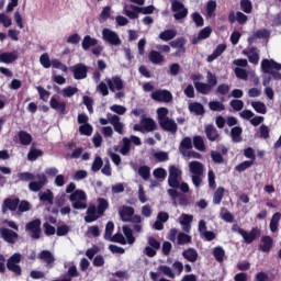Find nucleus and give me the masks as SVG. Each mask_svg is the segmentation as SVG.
<instances>
[{"mask_svg":"<svg viewBox=\"0 0 281 281\" xmlns=\"http://www.w3.org/2000/svg\"><path fill=\"white\" fill-rule=\"evenodd\" d=\"M40 201L54 205V192L48 189L47 192L40 193Z\"/></svg>","mask_w":281,"mask_h":281,"instance_id":"38","label":"nucleus"},{"mask_svg":"<svg viewBox=\"0 0 281 281\" xmlns=\"http://www.w3.org/2000/svg\"><path fill=\"white\" fill-rule=\"evenodd\" d=\"M140 124H143V128L147 133H153V131H157V123L151 117L142 119Z\"/></svg>","mask_w":281,"mask_h":281,"instance_id":"26","label":"nucleus"},{"mask_svg":"<svg viewBox=\"0 0 281 281\" xmlns=\"http://www.w3.org/2000/svg\"><path fill=\"white\" fill-rule=\"evenodd\" d=\"M151 100L168 103L172 100V93L168 90H156L151 92Z\"/></svg>","mask_w":281,"mask_h":281,"instance_id":"14","label":"nucleus"},{"mask_svg":"<svg viewBox=\"0 0 281 281\" xmlns=\"http://www.w3.org/2000/svg\"><path fill=\"white\" fill-rule=\"evenodd\" d=\"M102 38L105 43H109V45H122V40L120 38V35H117L115 31H112L110 29L102 30Z\"/></svg>","mask_w":281,"mask_h":281,"instance_id":"7","label":"nucleus"},{"mask_svg":"<svg viewBox=\"0 0 281 281\" xmlns=\"http://www.w3.org/2000/svg\"><path fill=\"white\" fill-rule=\"evenodd\" d=\"M192 21L195 23L196 27H203L205 25V21L203 20V15L199 12L192 13Z\"/></svg>","mask_w":281,"mask_h":281,"instance_id":"58","label":"nucleus"},{"mask_svg":"<svg viewBox=\"0 0 281 281\" xmlns=\"http://www.w3.org/2000/svg\"><path fill=\"white\" fill-rule=\"evenodd\" d=\"M169 45L173 49H179V52H182L183 54H186V38L179 37V38H177L175 41H171L169 43Z\"/></svg>","mask_w":281,"mask_h":281,"instance_id":"31","label":"nucleus"},{"mask_svg":"<svg viewBox=\"0 0 281 281\" xmlns=\"http://www.w3.org/2000/svg\"><path fill=\"white\" fill-rule=\"evenodd\" d=\"M190 172L192 175H203V164L193 160L189 164Z\"/></svg>","mask_w":281,"mask_h":281,"instance_id":"39","label":"nucleus"},{"mask_svg":"<svg viewBox=\"0 0 281 281\" xmlns=\"http://www.w3.org/2000/svg\"><path fill=\"white\" fill-rule=\"evenodd\" d=\"M19 262H21V254L19 252L12 255L7 261V269L11 271V273H14V276H21V273H23Z\"/></svg>","mask_w":281,"mask_h":281,"instance_id":"5","label":"nucleus"},{"mask_svg":"<svg viewBox=\"0 0 281 281\" xmlns=\"http://www.w3.org/2000/svg\"><path fill=\"white\" fill-rule=\"evenodd\" d=\"M115 229V224L113 222H108L105 225L104 238L109 240L113 236V232Z\"/></svg>","mask_w":281,"mask_h":281,"instance_id":"55","label":"nucleus"},{"mask_svg":"<svg viewBox=\"0 0 281 281\" xmlns=\"http://www.w3.org/2000/svg\"><path fill=\"white\" fill-rule=\"evenodd\" d=\"M134 10L140 14H153L155 12V5L135 7Z\"/></svg>","mask_w":281,"mask_h":281,"instance_id":"61","label":"nucleus"},{"mask_svg":"<svg viewBox=\"0 0 281 281\" xmlns=\"http://www.w3.org/2000/svg\"><path fill=\"white\" fill-rule=\"evenodd\" d=\"M26 232H32L31 237L34 240H38L41 238V220L36 218L29 222L25 226Z\"/></svg>","mask_w":281,"mask_h":281,"instance_id":"9","label":"nucleus"},{"mask_svg":"<svg viewBox=\"0 0 281 281\" xmlns=\"http://www.w3.org/2000/svg\"><path fill=\"white\" fill-rule=\"evenodd\" d=\"M261 71H263V74H270L273 80H281V64H278L273 59H262Z\"/></svg>","mask_w":281,"mask_h":281,"instance_id":"3","label":"nucleus"},{"mask_svg":"<svg viewBox=\"0 0 281 281\" xmlns=\"http://www.w3.org/2000/svg\"><path fill=\"white\" fill-rule=\"evenodd\" d=\"M138 175L142 177L144 181H148L150 179V167L142 166L138 168Z\"/></svg>","mask_w":281,"mask_h":281,"instance_id":"51","label":"nucleus"},{"mask_svg":"<svg viewBox=\"0 0 281 281\" xmlns=\"http://www.w3.org/2000/svg\"><path fill=\"white\" fill-rule=\"evenodd\" d=\"M19 203H21V200L19 198L4 199L1 207L2 214H8V210H10V212H16V210L19 209Z\"/></svg>","mask_w":281,"mask_h":281,"instance_id":"12","label":"nucleus"},{"mask_svg":"<svg viewBox=\"0 0 281 281\" xmlns=\"http://www.w3.org/2000/svg\"><path fill=\"white\" fill-rule=\"evenodd\" d=\"M50 109H54V111H57L59 115H65L67 113V103L65 101H58L55 97H53L49 101Z\"/></svg>","mask_w":281,"mask_h":281,"instance_id":"17","label":"nucleus"},{"mask_svg":"<svg viewBox=\"0 0 281 281\" xmlns=\"http://www.w3.org/2000/svg\"><path fill=\"white\" fill-rule=\"evenodd\" d=\"M175 36H177V30H166L159 34L160 41L165 42L172 41Z\"/></svg>","mask_w":281,"mask_h":281,"instance_id":"43","label":"nucleus"},{"mask_svg":"<svg viewBox=\"0 0 281 281\" xmlns=\"http://www.w3.org/2000/svg\"><path fill=\"white\" fill-rule=\"evenodd\" d=\"M105 82L112 93H115V89L116 91H122V89H124V81L121 76H114L112 79H105Z\"/></svg>","mask_w":281,"mask_h":281,"instance_id":"15","label":"nucleus"},{"mask_svg":"<svg viewBox=\"0 0 281 281\" xmlns=\"http://www.w3.org/2000/svg\"><path fill=\"white\" fill-rule=\"evenodd\" d=\"M149 60H150V63H153V65H161V63H164L165 58H164V55H161V53H159L157 50H150Z\"/></svg>","mask_w":281,"mask_h":281,"instance_id":"34","label":"nucleus"},{"mask_svg":"<svg viewBox=\"0 0 281 281\" xmlns=\"http://www.w3.org/2000/svg\"><path fill=\"white\" fill-rule=\"evenodd\" d=\"M204 133L209 142H218L221 139V134L218 130L213 124H209L204 127Z\"/></svg>","mask_w":281,"mask_h":281,"instance_id":"16","label":"nucleus"},{"mask_svg":"<svg viewBox=\"0 0 281 281\" xmlns=\"http://www.w3.org/2000/svg\"><path fill=\"white\" fill-rule=\"evenodd\" d=\"M223 196H225V188L218 187L213 194V203L215 205H221V201H223Z\"/></svg>","mask_w":281,"mask_h":281,"instance_id":"42","label":"nucleus"},{"mask_svg":"<svg viewBox=\"0 0 281 281\" xmlns=\"http://www.w3.org/2000/svg\"><path fill=\"white\" fill-rule=\"evenodd\" d=\"M102 166H104V161L100 156H97L92 162L91 170L92 172H98L102 169Z\"/></svg>","mask_w":281,"mask_h":281,"instance_id":"57","label":"nucleus"},{"mask_svg":"<svg viewBox=\"0 0 281 281\" xmlns=\"http://www.w3.org/2000/svg\"><path fill=\"white\" fill-rule=\"evenodd\" d=\"M254 166V160H246L235 167L236 172H245V170Z\"/></svg>","mask_w":281,"mask_h":281,"instance_id":"52","label":"nucleus"},{"mask_svg":"<svg viewBox=\"0 0 281 281\" xmlns=\"http://www.w3.org/2000/svg\"><path fill=\"white\" fill-rule=\"evenodd\" d=\"M15 60H19V52L16 50L0 54V63H4V65H12Z\"/></svg>","mask_w":281,"mask_h":281,"instance_id":"20","label":"nucleus"},{"mask_svg":"<svg viewBox=\"0 0 281 281\" xmlns=\"http://www.w3.org/2000/svg\"><path fill=\"white\" fill-rule=\"evenodd\" d=\"M179 177H181V170L176 166L169 167L168 186L170 188H179Z\"/></svg>","mask_w":281,"mask_h":281,"instance_id":"10","label":"nucleus"},{"mask_svg":"<svg viewBox=\"0 0 281 281\" xmlns=\"http://www.w3.org/2000/svg\"><path fill=\"white\" fill-rule=\"evenodd\" d=\"M261 234L262 233L258 227H252L250 232L241 231V237L244 238V243H246V245H251L254 240L260 238Z\"/></svg>","mask_w":281,"mask_h":281,"instance_id":"11","label":"nucleus"},{"mask_svg":"<svg viewBox=\"0 0 281 281\" xmlns=\"http://www.w3.org/2000/svg\"><path fill=\"white\" fill-rule=\"evenodd\" d=\"M97 201H98V205H97L98 214L104 216V212H106V210L109 209V200L104 198H98Z\"/></svg>","mask_w":281,"mask_h":281,"instance_id":"35","label":"nucleus"},{"mask_svg":"<svg viewBox=\"0 0 281 281\" xmlns=\"http://www.w3.org/2000/svg\"><path fill=\"white\" fill-rule=\"evenodd\" d=\"M127 153H131V139L124 137L121 154L126 155Z\"/></svg>","mask_w":281,"mask_h":281,"instance_id":"64","label":"nucleus"},{"mask_svg":"<svg viewBox=\"0 0 281 281\" xmlns=\"http://www.w3.org/2000/svg\"><path fill=\"white\" fill-rule=\"evenodd\" d=\"M40 64L42 67H44V69H49V67H52V59H49V54H42L40 57Z\"/></svg>","mask_w":281,"mask_h":281,"instance_id":"53","label":"nucleus"},{"mask_svg":"<svg viewBox=\"0 0 281 281\" xmlns=\"http://www.w3.org/2000/svg\"><path fill=\"white\" fill-rule=\"evenodd\" d=\"M98 45V38L91 37V35H86L81 42V47L85 52H89L91 47H95Z\"/></svg>","mask_w":281,"mask_h":281,"instance_id":"23","label":"nucleus"},{"mask_svg":"<svg viewBox=\"0 0 281 281\" xmlns=\"http://www.w3.org/2000/svg\"><path fill=\"white\" fill-rule=\"evenodd\" d=\"M157 115H158V124L159 122H164V120H168V108H158Z\"/></svg>","mask_w":281,"mask_h":281,"instance_id":"63","label":"nucleus"},{"mask_svg":"<svg viewBox=\"0 0 281 281\" xmlns=\"http://www.w3.org/2000/svg\"><path fill=\"white\" fill-rule=\"evenodd\" d=\"M36 91L38 92L40 100L43 102H47V100H49V95H52V92L45 90L42 86H37Z\"/></svg>","mask_w":281,"mask_h":281,"instance_id":"49","label":"nucleus"},{"mask_svg":"<svg viewBox=\"0 0 281 281\" xmlns=\"http://www.w3.org/2000/svg\"><path fill=\"white\" fill-rule=\"evenodd\" d=\"M194 88L198 93H201L202 95H209L212 93V86L205 82H194Z\"/></svg>","mask_w":281,"mask_h":281,"instance_id":"27","label":"nucleus"},{"mask_svg":"<svg viewBox=\"0 0 281 281\" xmlns=\"http://www.w3.org/2000/svg\"><path fill=\"white\" fill-rule=\"evenodd\" d=\"M240 10L245 12V14H251L254 12V4L251 0H240L239 2Z\"/></svg>","mask_w":281,"mask_h":281,"instance_id":"44","label":"nucleus"},{"mask_svg":"<svg viewBox=\"0 0 281 281\" xmlns=\"http://www.w3.org/2000/svg\"><path fill=\"white\" fill-rule=\"evenodd\" d=\"M193 146L196 150H200L201 153H205V142L203 140V137L194 136Z\"/></svg>","mask_w":281,"mask_h":281,"instance_id":"45","label":"nucleus"},{"mask_svg":"<svg viewBox=\"0 0 281 281\" xmlns=\"http://www.w3.org/2000/svg\"><path fill=\"white\" fill-rule=\"evenodd\" d=\"M192 221H194V216L190 214H182V220L180 221V225H182L183 232L190 234V229H192Z\"/></svg>","mask_w":281,"mask_h":281,"instance_id":"22","label":"nucleus"},{"mask_svg":"<svg viewBox=\"0 0 281 281\" xmlns=\"http://www.w3.org/2000/svg\"><path fill=\"white\" fill-rule=\"evenodd\" d=\"M0 238H2L4 243H8V245H16V240H19V233L10 228L1 227Z\"/></svg>","mask_w":281,"mask_h":281,"instance_id":"6","label":"nucleus"},{"mask_svg":"<svg viewBox=\"0 0 281 281\" xmlns=\"http://www.w3.org/2000/svg\"><path fill=\"white\" fill-rule=\"evenodd\" d=\"M209 109L211 111H225V104H223V102L221 101H210L209 102Z\"/></svg>","mask_w":281,"mask_h":281,"instance_id":"54","label":"nucleus"},{"mask_svg":"<svg viewBox=\"0 0 281 281\" xmlns=\"http://www.w3.org/2000/svg\"><path fill=\"white\" fill-rule=\"evenodd\" d=\"M119 214H120L121 221H123V223H128V221H131V217L135 214V209L133 206L124 205L119 211Z\"/></svg>","mask_w":281,"mask_h":281,"instance_id":"21","label":"nucleus"},{"mask_svg":"<svg viewBox=\"0 0 281 281\" xmlns=\"http://www.w3.org/2000/svg\"><path fill=\"white\" fill-rule=\"evenodd\" d=\"M211 35H212V27L206 26L199 32L198 41H204L205 38H210Z\"/></svg>","mask_w":281,"mask_h":281,"instance_id":"56","label":"nucleus"},{"mask_svg":"<svg viewBox=\"0 0 281 281\" xmlns=\"http://www.w3.org/2000/svg\"><path fill=\"white\" fill-rule=\"evenodd\" d=\"M178 245H188V243H192V236L186 233H179L177 237Z\"/></svg>","mask_w":281,"mask_h":281,"instance_id":"50","label":"nucleus"},{"mask_svg":"<svg viewBox=\"0 0 281 281\" xmlns=\"http://www.w3.org/2000/svg\"><path fill=\"white\" fill-rule=\"evenodd\" d=\"M111 243H119L120 245H126V239L124 238V235L122 233H116L112 237H110Z\"/></svg>","mask_w":281,"mask_h":281,"instance_id":"62","label":"nucleus"},{"mask_svg":"<svg viewBox=\"0 0 281 281\" xmlns=\"http://www.w3.org/2000/svg\"><path fill=\"white\" fill-rule=\"evenodd\" d=\"M280 221H281V213L280 212L274 213L270 220V232H272V234H276V232H278V227L280 226Z\"/></svg>","mask_w":281,"mask_h":281,"instance_id":"29","label":"nucleus"},{"mask_svg":"<svg viewBox=\"0 0 281 281\" xmlns=\"http://www.w3.org/2000/svg\"><path fill=\"white\" fill-rule=\"evenodd\" d=\"M171 2V12H175L173 19L176 21H181L188 16V8L181 2V0H170Z\"/></svg>","mask_w":281,"mask_h":281,"instance_id":"4","label":"nucleus"},{"mask_svg":"<svg viewBox=\"0 0 281 281\" xmlns=\"http://www.w3.org/2000/svg\"><path fill=\"white\" fill-rule=\"evenodd\" d=\"M182 257L188 262H196L199 260V252L194 248H188L182 251Z\"/></svg>","mask_w":281,"mask_h":281,"instance_id":"24","label":"nucleus"},{"mask_svg":"<svg viewBox=\"0 0 281 281\" xmlns=\"http://www.w3.org/2000/svg\"><path fill=\"white\" fill-rule=\"evenodd\" d=\"M19 142L22 146H30L32 144V134L25 132V131H20L18 133Z\"/></svg>","mask_w":281,"mask_h":281,"instance_id":"28","label":"nucleus"},{"mask_svg":"<svg viewBox=\"0 0 281 281\" xmlns=\"http://www.w3.org/2000/svg\"><path fill=\"white\" fill-rule=\"evenodd\" d=\"M38 157H43V150L31 147V149L27 154L29 161H36V159H38Z\"/></svg>","mask_w":281,"mask_h":281,"instance_id":"46","label":"nucleus"},{"mask_svg":"<svg viewBox=\"0 0 281 281\" xmlns=\"http://www.w3.org/2000/svg\"><path fill=\"white\" fill-rule=\"evenodd\" d=\"M189 111L195 113L196 115H205V106L199 102H192L189 104Z\"/></svg>","mask_w":281,"mask_h":281,"instance_id":"33","label":"nucleus"},{"mask_svg":"<svg viewBox=\"0 0 281 281\" xmlns=\"http://www.w3.org/2000/svg\"><path fill=\"white\" fill-rule=\"evenodd\" d=\"M158 124L162 131L166 133H171V135H177V131H179L177 122L170 117L160 121Z\"/></svg>","mask_w":281,"mask_h":281,"instance_id":"13","label":"nucleus"},{"mask_svg":"<svg viewBox=\"0 0 281 281\" xmlns=\"http://www.w3.org/2000/svg\"><path fill=\"white\" fill-rule=\"evenodd\" d=\"M213 257L215 258L216 262H224L225 249H223L221 246H216L213 248Z\"/></svg>","mask_w":281,"mask_h":281,"instance_id":"40","label":"nucleus"},{"mask_svg":"<svg viewBox=\"0 0 281 281\" xmlns=\"http://www.w3.org/2000/svg\"><path fill=\"white\" fill-rule=\"evenodd\" d=\"M250 104L256 113L267 114V105L262 101H252Z\"/></svg>","mask_w":281,"mask_h":281,"instance_id":"41","label":"nucleus"},{"mask_svg":"<svg viewBox=\"0 0 281 281\" xmlns=\"http://www.w3.org/2000/svg\"><path fill=\"white\" fill-rule=\"evenodd\" d=\"M227 49V45L220 44L216 46V48L213 50L211 55L207 56V63H214L218 56H223V53Z\"/></svg>","mask_w":281,"mask_h":281,"instance_id":"25","label":"nucleus"},{"mask_svg":"<svg viewBox=\"0 0 281 281\" xmlns=\"http://www.w3.org/2000/svg\"><path fill=\"white\" fill-rule=\"evenodd\" d=\"M102 215L98 213V207L95 205H90L87 210V215L85 216L86 223H94L98 218H101Z\"/></svg>","mask_w":281,"mask_h":281,"instance_id":"19","label":"nucleus"},{"mask_svg":"<svg viewBox=\"0 0 281 281\" xmlns=\"http://www.w3.org/2000/svg\"><path fill=\"white\" fill-rule=\"evenodd\" d=\"M192 148V138H190L189 136L184 137L181 142H180V146H179V150L182 155H186V150H191Z\"/></svg>","mask_w":281,"mask_h":281,"instance_id":"37","label":"nucleus"},{"mask_svg":"<svg viewBox=\"0 0 281 281\" xmlns=\"http://www.w3.org/2000/svg\"><path fill=\"white\" fill-rule=\"evenodd\" d=\"M18 181L22 183H29V190L31 192H41L47 186V176L45 173L34 175L30 171L19 172L16 175Z\"/></svg>","mask_w":281,"mask_h":281,"instance_id":"1","label":"nucleus"},{"mask_svg":"<svg viewBox=\"0 0 281 281\" xmlns=\"http://www.w3.org/2000/svg\"><path fill=\"white\" fill-rule=\"evenodd\" d=\"M40 260H44L46 265H54V255L49 250H42L38 255Z\"/></svg>","mask_w":281,"mask_h":281,"instance_id":"36","label":"nucleus"},{"mask_svg":"<svg viewBox=\"0 0 281 281\" xmlns=\"http://www.w3.org/2000/svg\"><path fill=\"white\" fill-rule=\"evenodd\" d=\"M273 249V238L269 235H263L261 237V244L259 245V251L263 254H269Z\"/></svg>","mask_w":281,"mask_h":281,"instance_id":"18","label":"nucleus"},{"mask_svg":"<svg viewBox=\"0 0 281 281\" xmlns=\"http://www.w3.org/2000/svg\"><path fill=\"white\" fill-rule=\"evenodd\" d=\"M66 194L69 195V201L72 202L74 210H87V193L83 190H76V183L70 182L66 188Z\"/></svg>","mask_w":281,"mask_h":281,"instance_id":"2","label":"nucleus"},{"mask_svg":"<svg viewBox=\"0 0 281 281\" xmlns=\"http://www.w3.org/2000/svg\"><path fill=\"white\" fill-rule=\"evenodd\" d=\"M80 135H86L87 137H91L93 135V126L89 123L79 126Z\"/></svg>","mask_w":281,"mask_h":281,"instance_id":"47","label":"nucleus"},{"mask_svg":"<svg viewBox=\"0 0 281 281\" xmlns=\"http://www.w3.org/2000/svg\"><path fill=\"white\" fill-rule=\"evenodd\" d=\"M243 127L235 126L231 130V136L232 140L235 142V144H239V142H243Z\"/></svg>","mask_w":281,"mask_h":281,"instance_id":"32","label":"nucleus"},{"mask_svg":"<svg viewBox=\"0 0 281 281\" xmlns=\"http://www.w3.org/2000/svg\"><path fill=\"white\" fill-rule=\"evenodd\" d=\"M76 93H78V89L76 87L68 86L63 89L64 98H72Z\"/></svg>","mask_w":281,"mask_h":281,"instance_id":"60","label":"nucleus"},{"mask_svg":"<svg viewBox=\"0 0 281 281\" xmlns=\"http://www.w3.org/2000/svg\"><path fill=\"white\" fill-rule=\"evenodd\" d=\"M123 234L127 239L128 245L135 244V236H133V229L128 226H123Z\"/></svg>","mask_w":281,"mask_h":281,"instance_id":"48","label":"nucleus"},{"mask_svg":"<svg viewBox=\"0 0 281 281\" xmlns=\"http://www.w3.org/2000/svg\"><path fill=\"white\" fill-rule=\"evenodd\" d=\"M70 71L74 74L75 80H85L89 68H87V65L79 63L70 67Z\"/></svg>","mask_w":281,"mask_h":281,"instance_id":"8","label":"nucleus"},{"mask_svg":"<svg viewBox=\"0 0 281 281\" xmlns=\"http://www.w3.org/2000/svg\"><path fill=\"white\" fill-rule=\"evenodd\" d=\"M243 54L248 56L249 63H251L252 65H258L260 60V55L256 53V47L250 48L249 52L243 50Z\"/></svg>","mask_w":281,"mask_h":281,"instance_id":"30","label":"nucleus"},{"mask_svg":"<svg viewBox=\"0 0 281 281\" xmlns=\"http://www.w3.org/2000/svg\"><path fill=\"white\" fill-rule=\"evenodd\" d=\"M233 111H243V109H245V102H243V100H238V99H233L229 102Z\"/></svg>","mask_w":281,"mask_h":281,"instance_id":"59","label":"nucleus"}]
</instances>
